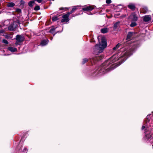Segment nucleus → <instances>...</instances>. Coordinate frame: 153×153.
<instances>
[{
    "mask_svg": "<svg viewBox=\"0 0 153 153\" xmlns=\"http://www.w3.org/2000/svg\"><path fill=\"white\" fill-rule=\"evenodd\" d=\"M106 46V40L104 38H102L101 43H100L99 44H96L94 47L93 49L94 54L97 55L98 53H101Z\"/></svg>",
    "mask_w": 153,
    "mask_h": 153,
    "instance_id": "nucleus-1",
    "label": "nucleus"
},
{
    "mask_svg": "<svg viewBox=\"0 0 153 153\" xmlns=\"http://www.w3.org/2000/svg\"><path fill=\"white\" fill-rule=\"evenodd\" d=\"M118 60V56L117 55H114L111 57L110 58L107 60L105 63L103 65V66H108L110 64H111L114 62ZM106 67V66L104 68H105Z\"/></svg>",
    "mask_w": 153,
    "mask_h": 153,
    "instance_id": "nucleus-2",
    "label": "nucleus"
},
{
    "mask_svg": "<svg viewBox=\"0 0 153 153\" xmlns=\"http://www.w3.org/2000/svg\"><path fill=\"white\" fill-rule=\"evenodd\" d=\"M132 54V52L131 50H128L123 53L122 56L120 57L121 58H123V60L122 62L126 60L127 58Z\"/></svg>",
    "mask_w": 153,
    "mask_h": 153,
    "instance_id": "nucleus-3",
    "label": "nucleus"
},
{
    "mask_svg": "<svg viewBox=\"0 0 153 153\" xmlns=\"http://www.w3.org/2000/svg\"><path fill=\"white\" fill-rule=\"evenodd\" d=\"M70 14L68 13L66 14L63 15L62 16L63 19L61 20L62 22H67L69 21L68 17Z\"/></svg>",
    "mask_w": 153,
    "mask_h": 153,
    "instance_id": "nucleus-4",
    "label": "nucleus"
},
{
    "mask_svg": "<svg viewBox=\"0 0 153 153\" xmlns=\"http://www.w3.org/2000/svg\"><path fill=\"white\" fill-rule=\"evenodd\" d=\"M130 18L132 21H136L137 20V17L134 13H132L130 16Z\"/></svg>",
    "mask_w": 153,
    "mask_h": 153,
    "instance_id": "nucleus-5",
    "label": "nucleus"
},
{
    "mask_svg": "<svg viewBox=\"0 0 153 153\" xmlns=\"http://www.w3.org/2000/svg\"><path fill=\"white\" fill-rule=\"evenodd\" d=\"M16 40L22 42L24 40V38L23 36L18 35L16 36Z\"/></svg>",
    "mask_w": 153,
    "mask_h": 153,
    "instance_id": "nucleus-6",
    "label": "nucleus"
},
{
    "mask_svg": "<svg viewBox=\"0 0 153 153\" xmlns=\"http://www.w3.org/2000/svg\"><path fill=\"white\" fill-rule=\"evenodd\" d=\"M48 40L47 39H44L41 42L40 45L42 46L46 45L48 44Z\"/></svg>",
    "mask_w": 153,
    "mask_h": 153,
    "instance_id": "nucleus-7",
    "label": "nucleus"
},
{
    "mask_svg": "<svg viewBox=\"0 0 153 153\" xmlns=\"http://www.w3.org/2000/svg\"><path fill=\"white\" fill-rule=\"evenodd\" d=\"M36 1L38 2V0H32V1H30L28 3V5L30 7H32L33 6L36 4L35 3V1Z\"/></svg>",
    "mask_w": 153,
    "mask_h": 153,
    "instance_id": "nucleus-8",
    "label": "nucleus"
},
{
    "mask_svg": "<svg viewBox=\"0 0 153 153\" xmlns=\"http://www.w3.org/2000/svg\"><path fill=\"white\" fill-rule=\"evenodd\" d=\"M151 18L150 16L146 15L144 16L143 21L145 22H148L151 20Z\"/></svg>",
    "mask_w": 153,
    "mask_h": 153,
    "instance_id": "nucleus-9",
    "label": "nucleus"
},
{
    "mask_svg": "<svg viewBox=\"0 0 153 153\" xmlns=\"http://www.w3.org/2000/svg\"><path fill=\"white\" fill-rule=\"evenodd\" d=\"M94 9V7L91 6H89L83 8L82 10L85 11L92 10Z\"/></svg>",
    "mask_w": 153,
    "mask_h": 153,
    "instance_id": "nucleus-10",
    "label": "nucleus"
},
{
    "mask_svg": "<svg viewBox=\"0 0 153 153\" xmlns=\"http://www.w3.org/2000/svg\"><path fill=\"white\" fill-rule=\"evenodd\" d=\"M120 22H117L114 24V30L116 29L120 25Z\"/></svg>",
    "mask_w": 153,
    "mask_h": 153,
    "instance_id": "nucleus-11",
    "label": "nucleus"
},
{
    "mask_svg": "<svg viewBox=\"0 0 153 153\" xmlns=\"http://www.w3.org/2000/svg\"><path fill=\"white\" fill-rule=\"evenodd\" d=\"M128 7L132 10H134L135 8L134 5L132 4H130L128 5Z\"/></svg>",
    "mask_w": 153,
    "mask_h": 153,
    "instance_id": "nucleus-12",
    "label": "nucleus"
},
{
    "mask_svg": "<svg viewBox=\"0 0 153 153\" xmlns=\"http://www.w3.org/2000/svg\"><path fill=\"white\" fill-rule=\"evenodd\" d=\"M8 50L12 52H15L17 51V49L12 47H10L8 48Z\"/></svg>",
    "mask_w": 153,
    "mask_h": 153,
    "instance_id": "nucleus-13",
    "label": "nucleus"
},
{
    "mask_svg": "<svg viewBox=\"0 0 153 153\" xmlns=\"http://www.w3.org/2000/svg\"><path fill=\"white\" fill-rule=\"evenodd\" d=\"M133 33H133L131 32H128L127 35V39H130L131 38L132 36H133Z\"/></svg>",
    "mask_w": 153,
    "mask_h": 153,
    "instance_id": "nucleus-14",
    "label": "nucleus"
},
{
    "mask_svg": "<svg viewBox=\"0 0 153 153\" xmlns=\"http://www.w3.org/2000/svg\"><path fill=\"white\" fill-rule=\"evenodd\" d=\"M79 6H76L72 8V10L71 11L69 12H68V13L69 14H71L74 12L77 9V7H78Z\"/></svg>",
    "mask_w": 153,
    "mask_h": 153,
    "instance_id": "nucleus-15",
    "label": "nucleus"
},
{
    "mask_svg": "<svg viewBox=\"0 0 153 153\" xmlns=\"http://www.w3.org/2000/svg\"><path fill=\"white\" fill-rule=\"evenodd\" d=\"M8 29L10 30L13 31L14 30L15 27H14L12 25H11L8 26Z\"/></svg>",
    "mask_w": 153,
    "mask_h": 153,
    "instance_id": "nucleus-16",
    "label": "nucleus"
},
{
    "mask_svg": "<svg viewBox=\"0 0 153 153\" xmlns=\"http://www.w3.org/2000/svg\"><path fill=\"white\" fill-rule=\"evenodd\" d=\"M15 5V4L13 2H10L8 4L7 6L8 7H13Z\"/></svg>",
    "mask_w": 153,
    "mask_h": 153,
    "instance_id": "nucleus-17",
    "label": "nucleus"
},
{
    "mask_svg": "<svg viewBox=\"0 0 153 153\" xmlns=\"http://www.w3.org/2000/svg\"><path fill=\"white\" fill-rule=\"evenodd\" d=\"M101 32L102 33H106L108 31V29L107 28H104L101 30Z\"/></svg>",
    "mask_w": 153,
    "mask_h": 153,
    "instance_id": "nucleus-18",
    "label": "nucleus"
},
{
    "mask_svg": "<svg viewBox=\"0 0 153 153\" xmlns=\"http://www.w3.org/2000/svg\"><path fill=\"white\" fill-rule=\"evenodd\" d=\"M137 24L135 22H132L130 25V26L131 27H134L137 25Z\"/></svg>",
    "mask_w": 153,
    "mask_h": 153,
    "instance_id": "nucleus-19",
    "label": "nucleus"
},
{
    "mask_svg": "<svg viewBox=\"0 0 153 153\" xmlns=\"http://www.w3.org/2000/svg\"><path fill=\"white\" fill-rule=\"evenodd\" d=\"M58 19V17L54 16L52 18V20L53 21H55Z\"/></svg>",
    "mask_w": 153,
    "mask_h": 153,
    "instance_id": "nucleus-20",
    "label": "nucleus"
},
{
    "mask_svg": "<svg viewBox=\"0 0 153 153\" xmlns=\"http://www.w3.org/2000/svg\"><path fill=\"white\" fill-rule=\"evenodd\" d=\"M88 61V59H84L83 60L82 63L83 64H85V62Z\"/></svg>",
    "mask_w": 153,
    "mask_h": 153,
    "instance_id": "nucleus-21",
    "label": "nucleus"
},
{
    "mask_svg": "<svg viewBox=\"0 0 153 153\" xmlns=\"http://www.w3.org/2000/svg\"><path fill=\"white\" fill-rule=\"evenodd\" d=\"M120 46L119 44H118L116 46L113 48V50H116V49L119 48Z\"/></svg>",
    "mask_w": 153,
    "mask_h": 153,
    "instance_id": "nucleus-22",
    "label": "nucleus"
},
{
    "mask_svg": "<svg viewBox=\"0 0 153 153\" xmlns=\"http://www.w3.org/2000/svg\"><path fill=\"white\" fill-rule=\"evenodd\" d=\"M21 42H20V41L17 40H16V42L15 43V44L16 45H20L21 43Z\"/></svg>",
    "mask_w": 153,
    "mask_h": 153,
    "instance_id": "nucleus-23",
    "label": "nucleus"
},
{
    "mask_svg": "<svg viewBox=\"0 0 153 153\" xmlns=\"http://www.w3.org/2000/svg\"><path fill=\"white\" fill-rule=\"evenodd\" d=\"M103 58V56H100V57H97V59L98 60H100L102 58Z\"/></svg>",
    "mask_w": 153,
    "mask_h": 153,
    "instance_id": "nucleus-24",
    "label": "nucleus"
},
{
    "mask_svg": "<svg viewBox=\"0 0 153 153\" xmlns=\"http://www.w3.org/2000/svg\"><path fill=\"white\" fill-rule=\"evenodd\" d=\"M2 42L4 43L5 44H8V41L6 40L5 39H3V40Z\"/></svg>",
    "mask_w": 153,
    "mask_h": 153,
    "instance_id": "nucleus-25",
    "label": "nucleus"
},
{
    "mask_svg": "<svg viewBox=\"0 0 153 153\" xmlns=\"http://www.w3.org/2000/svg\"><path fill=\"white\" fill-rule=\"evenodd\" d=\"M34 10H38V6L37 5H35Z\"/></svg>",
    "mask_w": 153,
    "mask_h": 153,
    "instance_id": "nucleus-26",
    "label": "nucleus"
},
{
    "mask_svg": "<svg viewBox=\"0 0 153 153\" xmlns=\"http://www.w3.org/2000/svg\"><path fill=\"white\" fill-rule=\"evenodd\" d=\"M106 2L107 4H110L111 2V0H106Z\"/></svg>",
    "mask_w": 153,
    "mask_h": 153,
    "instance_id": "nucleus-27",
    "label": "nucleus"
},
{
    "mask_svg": "<svg viewBox=\"0 0 153 153\" xmlns=\"http://www.w3.org/2000/svg\"><path fill=\"white\" fill-rule=\"evenodd\" d=\"M45 1H43L42 0H39V3H42V4L45 3Z\"/></svg>",
    "mask_w": 153,
    "mask_h": 153,
    "instance_id": "nucleus-28",
    "label": "nucleus"
},
{
    "mask_svg": "<svg viewBox=\"0 0 153 153\" xmlns=\"http://www.w3.org/2000/svg\"><path fill=\"white\" fill-rule=\"evenodd\" d=\"M16 11L18 13H20L21 12V10L19 9H17L16 10Z\"/></svg>",
    "mask_w": 153,
    "mask_h": 153,
    "instance_id": "nucleus-29",
    "label": "nucleus"
},
{
    "mask_svg": "<svg viewBox=\"0 0 153 153\" xmlns=\"http://www.w3.org/2000/svg\"><path fill=\"white\" fill-rule=\"evenodd\" d=\"M21 4H23L25 3V2L23 0H21L20 2Z\"/></svg>",
    "mask_w": 153,
    "mask_h": 153,
    "instance_id": "nucleus-30",
    "label": "nucleus"
},
{
    "mask_svg": "<svg viewBox=\"0 0 153 153\" xmlns=\"http://www.w3.org/2000/svg\"><path fill=\"white\" fill-rule=\"evenodd\" d=\"M5 37L7 39H8L9 37V36L8 35H5Z\"/></svg>",
    "mask_w": 153,
    "mask_h": 153,
    "instance_id": "nucleus-31",
    "label": "nucleus"
},
{
    "mask_svg": "<svg viewBox=\"0 0 153 153\" xmlns=\"http://www.w3.org/2000/svg\"><path fill=\"white\" fill-rule=\"evenodd\" d=\"M147 122H149V119H148V116H147Z\"/></svg>",
    "mask_w": 153,
    "mask_h": 153,
    "instance_id": "nucleus-32",
    "label": "nucleus"
},
{
    "mask_svg": "<svg viewBox=\"0 0 153 153\" xmlns=\"http://www.w3.org/2000/svg\"><path fill=\"white\" fill-rule=\"evenodd\" d=\"M145 128V126H143L142 127V129L143 130Z\"/></svg>",
    "mask_w": 153,
    "mask_h": 153,
    "instance_id": "nucleus-33",
    "label": "nucleus"
},
{
    "mask_svg": "<svg viewBox=\"0 0 153 153\" xmlns=\"http://www.w3.org/2000/svg\"><path fill=\"white\" fill-rule=\"evenodd\" d=\"M53 30V29H51L50 30V32H52V31Z\"/></svg>",
    "mask_w": 153,
    "mask_h": 153,
    "instance_id": "nucleus-34",
    "label": "nucleus"
},
{
    "mask_svg": "<svg viewBox=\"0 0 153 153\" xmlns=\"http://www.w3.org/2000/svg\"><path fill=\"white\" fill-rule=\"evenodd\" d=\"M39 10L40 9V7H39Z\"/></svg>",
    "mask_w": 153,
    "mask_h": 153,
    "instance_id": "nucleus-35",
    "label": "nucleus"
},
{
    "mask_svg": "<svg viewBox=\"0 0 153 153\" xmlns=\"http://www.w3.org/2000/svg\"><path fill=\"white\" fill-rule=\"evenodd\" d=\"M25 151H26V149H25Z\"/></svg>",
    "mask_w": 153,
    "mask_h": 153,
    "instance_id": "nucleus-36",
    "label": "nucleus"
}]
</instances>
